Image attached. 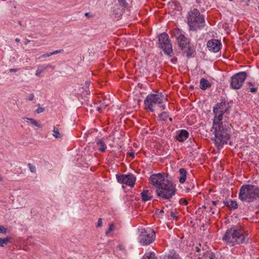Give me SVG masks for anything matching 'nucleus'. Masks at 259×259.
<instances>
[{
    "instance_id": "nucleus-24",
    "label": "nucleus",
    "mask_w": 259,
    "mask_h": 259,
    "mask_svg": "<svg viewBox=\"0 0 259 259\" xmlns=\"http://www.w3.org/2000/svg\"><path fill=\"white\" fill-rule=\"evenodd\" d=\"M53 132V135L56 138H61L62 137V136L60 134L58 128L54 127Z\"/></svg>"
},
{
    "instance_id": "nucleus-35",
    "label": "nucleus",
    "mask_w": 259,
    "mask_h": 259,
    "mask_svg": "<svg viewBox=\"0 0 259 259\" xmlns=\"http://www.w3.org/2000/svg\"><path fill=\"white\" fill-rule=\"evenodd\" d=\"M102 226V219L100 218L98 220L97 227H101Z\"/></svg>"
},
{
    "instance_id": "nucleus-29",
    "label": "nucleus",
    "mask_w": 259,
    "mask_h": 259,
    "mask_svg": "<svg viewBox=\"0 0 259 259\" xmlns=\"http://www.w3.org/2000/svg\"><path fill=\"white\" fill-rule=\"evenodd\" d=\"M229 206L234 209H236L237 208L238 204L236 201L231 200Z\"/></svg>"
},
{
    "instance_id": "nucleus-48",
    "label": "nucleus",
    "mask_w": 259,
    "mask_h": 259,
    "mask_svg": "<svg viewBox=\"0 0 259 259\" xmlns=\"http://www.w3.org/2000/svg\"><path fill=\"white\" fill-rule=\"evenodd\" d=\"M193 246H192L191 249H190V248H188V252H189V251L190 252V251H191V250H193Z\"/></svg>"
},
{
    "instance_id": "nucleus-44",
    "label": "nucleus",
    "mask_w": 259,
    "mask_h": 259,
    "mask_svg": "<svg viewBox=\"0 0 259 259\" xmlns=\"http://www.w3.org/2000/svg\"><path fill=\"white\" fill-rule=\"evenodd\" d=\"M160 107H161V108H162V109L163 110H164V109H165V105H162L160 106Z\"/></svg>"
},
{
    "instance_id": "nucleus-49",
    "label": "nucleus",
    "mask_w": 259,
    "mask_h": 259,
    "mask_svg": "<svg viewBox=\"0 0 259 259\" xmlns=\"http://www.w3.org/2000/svg\"><path fill=\"white\" fill-rule=\"evenodd\" d=\"M210 209H211V210H212V213H214V211L213 210V209H214L213 207L211 206L210 207Z\"/></svg>"
},
{
    "instance_id": "nucleus-8",
    "label": "nucleus",
    "mask_w": 259,
    "mask_h": 259,
    "mask_svg": "<svg viewBox=\"0 0 259 259\" xmlns=\"http://www.w3.org/2000/svg\"><path fill=\"white\" fill-rule=\"evenodd\" d=\"M163 96L162 94H151L148 95L144 101L145 109L149 110L150 112H153L154 111L153 108L154 106L156 104H161L163 101Z\"/></svg>"
},
{
    "instance_id": "nucleus-14",
    "label": "nucleus",
    "mask_w": 259,
    "mask_h": 259,
    "mask_svg": "<svg viewBox=\"0 0 259 259\" xmlns=\"http://www.w3.org/2000/svg\"><path fill=\"white\" fill-rule=\"evenodd\" d=\"M221 43L218 39L209 40L207 43V46L209 51L214 53L219 52L221 49Z\"/></svg>"
},
{
    "instance_id": "nucleus-45",
    "label": "nucleus",
    "mask_w": 259,
    "mask_h": 259,
    "mask_svg": "<svg viewBox=\"0 0 259 259\" xmlns=\"http://www.w3.org/2000/svg\"><path fill=\"white\" fill-rule=\"evenodd\" d=\"M15 41H16V42H19L20 41V39L19 38H16L15 39Z\"/></svg>"
},
{
    "instance_id": "nucleus-13",
    "label": "nucleus",
    "mask_w": 259,
    "mask_h": 259,
    "mask_svg": "<svg viewBox=\"0 0 259 259\" xmlns=\"http://www.w3.org/2000/svg\"><path fill=\"white\" fill-rule=\"evenodd\" d=\"M205 24L204 16L195 9V31L203 28Z\"/></svg>"
},
{
    "instance_id": "nucleus-57",
    "label": "nucleus",
    "mask_w": 259,
    "mask_h": 259,
    "mask_svg": "<svg viewBox=\"0 0 259 259\" xmlns=\"http://www.w3.org/2000/svg\"><path fill=\"white\" fill-rule=\"evenodd\" d=\"M190 88H193V86H190Z\"/></svg>"
},
{
    "instance_id": "nucleus-3",
    "label": "nucleus",
    "mask_w": 259,
    "mask_h": 259,
    "mask_svg": "<svg viewBox=\"0 0 259 259\" xmlns=\"http://www.w3.org/2000/svg\"><path fill=\"white\" fill-rule=\"evenodd\" d=\"M239 198L243 202H253L259 198L258 188L250 184L242 185L239 190Z\"/></svg>"
},
{
    "instance_id": "nucleus-40",
    "label": "nucleus",
    "mask_w": 259,
    "mask_h": 259,
    "mask_svg": "<svg viewBox=\"0 0 259 259\" xmlns=\"http://www.w3.org/2000/svg\"><path fill=\"white\" fill-rule=\"evenodd\" d=\"M84 15L88 18H90L92 17V16L90 14V13H85L84 14Z\"/></svg>"
},
{
    "instance_id": "nucleus-37",
    "label": "nucleus",
    "mask_w": 259,
    "mask_h": 259,
    "mask_svg": "<svg viewBox=\"0 0 259 259\" xmlns=\"http://www.w3.org/2000/svg\"><path fill=\"white\" fill-rule=\"evenodd\" d=\"M34 96L33 94H30L29 96H28V98L27 99V100H29V101H32L34 99Z\"/></svg>"
},
{
    "instance_id": "nucleus-32",
    "label": "nucleus",
    "mask_w": 259,
    "mask_h": 259,
    "mask_svg": "<svg viewBox=\"0 0 259 259\" xmlns=\"http://www.w3.org/2000/svg\"><path fill=\"white\" fill-rule=\"evenodd\" d=\"M63 52V50L60 49V50H56L53 52H51V55H53L57 54L62 53Z\"/></svg>"
},
{
    "instance_id": "nucleus-42",
    "label": "nucleus",
    "mask_w": 259,
    "mask_h": 259,
    "mask_svg": "<svg viewBox=\"0 0 259 259\" xmlns=\"http://www.w3.org/2000/svg\"><path fill=\"white\" fill-rule=\"evenodd\" d=\"M30 42V40L26 38L25 39V41H24V44L25 45H27V44H28L29 42Z\"/></svg>"
},
{
    "instance_id": "nucleus-7",
    "label": "nucleus",
    "mask_w": 259,
    "mask_h": 259,
    "mask_svg": "<svg viewBox=\"0 0 259 259\" xmlns=\"http://www.w3.org/2000/svg\"><path fill=\"white\" fill-rule=\"evenodd\" d=\"M159 47L162 49L165 54L171 57L174 55L172 45L168 34L163 32L158 35Z\"/></svg>"
},
{
    "instance_id": "nucleus-6",
    "label": "nucleus",
    "mask_w": 259,
    "mask_h": 259,
    "mask_svg": "<svg viewBox=\"0 0 259 259\" xmlns=\"http://www.w3.org/2000/svg\"><path fill=\"white\" fill-rule=\"evenodd\" d=\"M139 242L142 245L150 244L155 239V233L153 230L142 228L139 230Z\"/></svg>"
},
{
    "instance_id": "nucleus-22",
    "label": "nucleus",
    "mask_w": 259,
    "mask_h": 259,
    "mask_svg": "<svg viewBox=\"0 0 259 259\" xmlns=\"http://www.w3.org/2000/svg\"><path fill=\"white\" fill-rule=\"evenodd\" d=\"M11 239V237H8L4 238H0V246L4 247L8 243L10 242Z\"/></svg>"
},
{
    "instance_id": "nucleus-43",
    "label": "nucleus",
    "mask_w": 259,
    "mask_h": 259,
    "mask_svg": "<svg viewBox=\"0 0 259 259\" xmlns=\"http://www.w3.org/2000/svg\"><path fill=\"white\" fill-rule=\"evenodd\" d=\"M177 61V58H172L171 59V61L174 63H175V62Z\"/></svg>"
},
{
    "instance_id": "nucleus-38",
    "label": "nucleus",
    "mask_w": 259,
    "mask_h": 259,
    "mask_svg": "<svg viewBox=\"0 0 259 259\" xmlns=\"http://www.w3.org/2000/svg\"><path fill=\"white\" fill-rule=\"evenodd\" d=\"M44 67L45 68V69H47L50 68L54 69V68H55L54 66H53L51 64H48V65H44Z\"/></svg>"
},
{
    "instance_id": "nucleus-25",
    "label": "nucleus",
    "mask_w": 259,
    "mask_h": 259,
    "mask_svg": "<svg viewBox=\"0 0 259 259\" xmlns=\"http://www.w3.org/2000/svg\"><path fill=\"white\" fill-rule=\"evenodd\" d=\"M159 120L161 121H164L168 117V114L165 112H163L159 115Z\"/></svg>"
},
{
    "instance_id": "nucleus-52",
    "label": "nucleus",
    "mask_w": 259,
    "mask_h": 259,
    "mask_svg": "<svg viewBox=\"0 0 259 259\" xmlns=\"http://www.w3.org/2000/svg\"><path fill=\"white\" fill-rule=\"evenodd\" d=\"M169 120L170 121H172V118L171 117L169 118Z\"/></svg>"
},
{
    "instance_id": "nucleus-17",
    "label": "nucleus",
    "mask_w": 259,
    "mask_h": 259,
    "mask_svg": "<svg viewBox=\"0 0 259 259\" xmlns=\"http://www.w3.org/2000/svg\"><path fill=\"white\" fill-rule=\"evenodd\" d=\"M141 198L143 201L146 202L152 199V191L150 190H143L141 193Z\"/></svg>"
},
{
    "instance_id": "nucleus-20",
    "label": "nucleus",
    "mask_w": 259,
    "mask_h": 259,
    "mask_svg": "<svg viewBox=\"0 0 259 259\" xmlns=\"http://www.w3.org/2000/svg\"><path fill=\"white\" fill-rule=\"evenodd\" d=\"M211 84L205 78H201L200 81V88L202 90H205L206 89L210 88Z\"/></svg>"
},
{
    "instance_id": "nucleus-16",
    "label": "nucleus",
    "mask_w": 259,
    "mask_h": 259,
    "mask_svg": "<svg viewBox=\"0 0 259 259\" xmlns=\"http://www.w3.org/2000/svg\"><path fill=\"white\" fill-rule=\"evenodd\" d=\"M188 135L189 133L186 130H182L176 135V138L178 141L183 142L188 138Z\"/></svg>"
},
{
    "instance_id": "nucleus-12",
    "label": "nucleus",
    "mask_w": 259,
    "mask_h": 259,
    "mask_svg": "<svg viewBox=\"0 0 259 259\" xmlns=\"http://www.w3.org/2000/svg\"><path fill=\"white\" fill-rule=\"evenodd\" d=\"M168 180L165 179L163 174L158 173L152 175L149 178V182L153 185L156 189L160 187L162 183H165Z\"/></svg>"
},
{
    "instance_id": "nucleus-39",
    "label": "nucleus",
    "mask_w": 259,
    "mask_h": 259,
    "mask_svg": "<svg viewBox=\"0 0 259 259\" xmlns=\"http://www.w3.org/2000/svg\"><path fill=\"white\" fill-rule=\"evenodd\" d=\"M18 69H17V68H11L9 70L10 72H16L18 71Z\"/></svg>"
},
{
    "instance_id": "nucleus-36",
    "label": "nucleus",
    "mask_w": 259,
    "mask_h": 259,
    "mask_svg": "<svg viewBox=\"0 0 259 259\" xmlns=\"http://www.w3.org/2000/svg\"><path fill=\"white\" fill-rule=\"evenodd\" d=\"M170 216L175 220L178 219V217L176 215V213L172 211L170 212Z\"/></svg>"
},
{
    "instance_id": "nucleus-30",
    "label": "nucleus",
    "mask_w": 259,
    "mask_h": 259,
    "mask_svg": "<svg viewBox=\"0 0 259 259\" xmlns=\"http://www.w3.org/2000/svg\"><path fill=\"white\" fill-rule=\"evenodd\" d=\"M7 232V229L4 226L0 225V233L2 234H6Z\"/></svg>"
},
{
    "instance_id": "nucleus-11",
    "label": "nucleus",
    "mask_w": 259,
    "mask_h": 259,
    "mask_svg": "<svg viewBox=\"0 0 259 259\" xmlns=\"http://www.w3.org/2000/svg\"><path fill=\"white\" fill-rule=\"evenodd\" d=\"M117 180L120 184H124L131 187L135 185L136 178V177L132 174L128 175H116Z\"/></svg>"
},
{
    "instance_id": "nucleus-19",
    "label": "nucleus",
    "mask_w": 259,
    "mask_h": 259,
    "mask_svg": "<svg viewBox=\"0 0 259 259\" xmlns=\"http://www.w3.org/2000/svg\"><path fill=\"white\" fill-rule=\"evenodd\" d=\"M180 176L178 177L179 182L183 184L184 183L187 178V171L184 168H181L179 169Z\"/></svg>"
},
{
    "instance_id": "nucleus-18",
    "label": "nucleus",
    "mask_w": 259,
    "mask_h": 259,
    "mask_svg": "<svg viewBox=\"0 0 259 259\" xmlns=\"http://www.w3.org/2000/svg\"><path fill=\"white\" fill-rule=\"evenodd\" d=\"M96 144L98 147V149L99 151L103 153L105 152L107 149V146L103 139L99 140L97 142Z\"/></svg>"
},
{
    "instance_id": "nucleus-50",
    "label": "nucleus",
    "mask_w": 259,
    "mask_h": 259,
    "mask_svg": "<svg viewBox=\"0 0 259 259\" xmlns=\"http://www.w3.org/2000/svg\"><path fill=\"white\" fill-rule=\"evenodd\" d=\"M201 209V208H200V207H199V208H198V211L196 212V213H197V212H200V211Z\"/></svg>"
},
{
    "instance_id": "nucleus-26",
    "label": "nucleus",
    "mask_w": 259,
    "mask_h": 259,
    "mask_svg": "<svg viewBox=\"0 0 259 259\" xmlns=\"http://www.w3.org/2000/svg\"><path fill=\"white\" fill-rule=\"evenodd\" d=\"M114 230V227L113 224H111L109 225V227L108 229V230L106 231L105 234L106 236H108L109 234L113 231Z\"/></svg>"
},
{
    "instance_id": "nucleus-58",
    "label": "nucleus",
    "mask_w": 259,
    "mask_h": 259,
    "mask_svg": "<svg viewBox=\"0 0 259 259\" xmlns=\"http://www.w3.org/2000/svg\"><path fill=\"white\" fill-rule=\"evenodd\" d=\"M229 1H232L233 0H229Z\"/></svg>"
},
{
    "instance_id": "nucleus-54",
    "label": "nucleus",
    "mask_w": 259,
    "mask_h": 259,
    "mask_svg": "<svg viewBox=\"0 0 259 259\" xmlns=\"http://www.w3.org/2000/svg\"><path fill=\"white\" fill-rule=\"evenodd\" d=\"M98 110L99 111H102L101 110H100V108H98Z\"/></svg>"
},
{
    "instance_id": "nucleus-41",
    "label": "nucleus",
    "mask_w": 259,
    "mask_h": 259,
    "mask_svg": "<svg viewBox=\"0 0 259 259\" xmlns=\"http://www.w3.org/2000/svg\"><path fill=\"white\" fill-rule=\"evenodd\" d=\"M257 91V89L255 88H252L250 89V92L252 93H255Z\"/></svg>"
},
{
    "instance_id": "nucleus-56",
    "label": "nucleus",
    "mask_w": 259,
    "mask_h": 259,
    "mask_svg": "<svg viewBox=\"0 0 259 259\" xmlns=\"http://www.w3.org/2000/svg\"><path fill=\"white\" fill-rule=\"evenodd\" d=\"M19 24L20 25H21V22H19Z\"/></svg>"
},
{
    "instance_id": "nucleus-59",
    "label": "nucleus",
    "mask_w": 259,
    "mask_h": 259,
    "mask_svg": "<svg viewBox=\"0 0 259 259\" xmlns=\"http://www.w3.org/2000/svg\"><path fill=\"white\" fill-rule=\"evenodd\" d=\"M258 10H259V6L258 7Z\"/></svg>"
},
{
    "instance_id": "nucleus-55",
    "label": "nucleus",
    "mask_w": 259,
    "mask_h": 259,
    "mask_svg": "<svg viewBox=\"0 0 259 259\" xmlns=\"http://www.w3.org/2000/svg\"><path fill=\"white\" fill-rule=\"evenodd\" d=\"M197 257V258H195V259H197V257L198 256L197 255L195 256V257Z\"/></svg>"
},
{
    "instance_id": "nucleus-9",
    "label": "nucleus",
    "mask_w": 259,
    "mask_h": 259,
    "mask_svg": "<svg viewBox=\"0 0 259 259\" xmlns=\"http://www.w3.org/2000/svg\"><path fill=\"white\" fill-rule=\"evenodd\" d=\"M196 255L198 256L197 259H218L214 254L208 252V247L206 245L200 243L195 247Z\"/></svg>"
},
{
    "instance_id": "nucleus-21",
    "label": "nucleus",
    "mask_w": 259,
    "mask_h": 259,
    "mask_svg": "<svg viewBox=\"0 0 259 259\" xmlns=\"http://www.w3.org/2000/svg\"><path fill=\"white\" fill-rule=\"evenodd\" d=\"M23 119H25L27 122H29L33 126L41 127L40 124H39L36 120H34L33 118L24 117L23 118Z\"/></svg>"
},
{
    "instance_id": "nucleus-51",
    "label": "nucleus",
    "mask_w": 259,
    "mask_h": 259,
    "mask_svg": "<svg viewBox=\"0 0 259 259\" xmlns=\"http://www.w3.org/2000/svg\"><path fill=\"white\" fill-rule=\"evenodd\" d=\"M164 212V211L163 209H161L160 211V213H163Z\"/></svg>"
},
{
    "instance_id": "nucleus-15",
    "label": "nucleus",
    "mask_w": 259,
    "mask_h": 259,
    "mask_svg": "<svg viewBox=\"0 0 259 259\" xmlns=\"http://www.w3.org/2000/svg\"><path fill=\"white\" fill-rule=\"evenodd\" d=\"M186 19L190 30H194V10H190L188 13Z\"/></svg>"
},
{
    "instance_id": "nucleus-47",
    "label": "nucleus",
    "mask_w": 259,
    "mask_h": 259,
    "mask_svg": "<svg viewBox=\"0 0 259 259\" xmlns=\"http://www.w3.org/2000/svg\"><path fill=\"white\" fill-rule=\"evenodd\" d=\"M217 201H212V204H213L214 206H215V204H217Z\"/></svg>"
},
{
    "instance_id": "nucleus-31",
    "label": "nucleus",
    "mask_w": 259,
    "mask_h": 259,
    "mask_svg": "<svg viewBox=\"0 0 259 259\" xmlns=\"http://www.w3.org/2000/svg\"><path fill=\"white\" fill-rule=\"evenodd\" d=\"M179 202L181 204L187 205L188 204V201L186 199L184 198H181L180 199Z\"/></svg>"
},
{
    "instance_id": "nucleus-4",
    "label": "nucleus",
    "mask_w": 259,
    "mask_h": 259,
    "mask_svg": "<svg viewBox=\"0 0 259 259\" xmlns=\"http://www.w3.org/2000/svg\"><path fill=\"white\" fill-rule=\"evenodd\" d=\"M177 189L172 182L167 180L156 189V194L158 197L163 200H168L176 195Z\"/></svg>"
},
{
    "instance_id": "nucleus-28",
    "label": "nucleus",
    "mask_w": 259,
    "mask_h": 259,
    "mask_svg": "<svg viewBox=\"0 0 259 259\" xmlns=\"http://www.w3.org/2000/svg\"><path fill=\"white\" fill-rule=\"evenodd\" d=\"M29 169H30V171L33 173H35L36 172V167L34 165H33L32 164L29 163H28L27 164Z\"/></svg>"
},
{
    "instance_id": "nucleus-53",
    "label": "nucleus",
    "mask_w": 259,
    "mask_h": 259,
    "mask_svg": "<svg viewBox=\"0 0 259 259\" xmlns=\"http://www.w3.org/2000/svg\"><path fill=\"white\" fill-rule=\"evenodd\" d=\"M2 179H3V178L1 177V176L0 175V182L2 180Z\"/></svg>"
},
{
    "instance_id": "nucleus-27",
    "label": "nucleus",
    "mask_w": 259,
    "mask_h": 259,
    "mask_svg": "<svg viewBox=\"0 0 259 259\" xmlns=\"http://www.w3.org/2000/svg\"><path fill=\"white\" fill-rule=\"evenodd\" d=\"M118 2L119 5L123 8L127 7L128 5V4L126 2L125 0H118Z\"/></svg>"
},
{
    "instance_id": "nucleus-34",
    "label": "nucleus",
    "mask_w": 259,
    "mask_h": 259,
    "mask_svg": "<svg viewBox=\"0 0 259 259\" xmlns=\"http://www.w3.org/2000/svg\"><path fill=\"white\" fill-rule=\"evenodd\" d=\"M44 111V108H41V107H38L36 110V112L37 113V114H39V113H40Z\"/></svg>"
},
{
    "instance_id": "nucleus-10",
    "label": "nucleus",
    "mask_w": 259,
    "mask_h": 259,
    "mask_svg": "<svg viewBox=\"0 0 259 259\" xmlns=\"http://www.w3.org/2000/svg\"><path fill=\"white\" fill-rule=\"evenodd\" d=\"M246 77L247 73L244 71L235 74L231 77V87L234 89H240Z\"/></svg>"
},
{
    "instance_id": "nucleus-33",
    "label": "nucleus",
    "mask_w": 259,
    "mask_h": 259,
    "mask_svg": "<svg viewBox=\"0 0 259 259\" xmlns=\"http://www.w3.org/2000/svg\"><path fill=\"white\" fill-rule=\"evenodd\" d=\"M52 56L51 52L49 53L44 54L40 56L38 59H40L41 58L48 57Z\"/></svg>"
},
{
    "instance_id": "nucleus-5",
    "label": "nucleus",
    "mask_w": 259,
    "mask_h": 259,
    "mask_svg": "<svg viewBox=\"0 0 259 259\" xmlns=\"http://www.w3.org/2000/svg\"><path fill=\"white\" fill-rule=\"evenodd\" d=\"M172 35L177 41L179 46L181 48V50L187 49V51L185 50L187 56H191L192 53L190 51L189 40L185 37V32L182 30L176 28L172 31Z\"/></svg>"
},
{
    "instance_id": "nucleus-2",
    "label": "nucleus",
    "mask_w": 259,
    "mask_h": 259,
    "mask_svg": "<svg viewBox=\"0 0 259 259\" xmlns=\"http://www.w3.org/2000/svg\"><path fill=\"white\" fill-rule=\"evenodd\" d=\"M223 240L231 246L246 243L248 240L247 236L244 234L243 230L237 227L228 229L222 238Z\"/></svg>"
},
{
    "instance_id": "nucleus-46",
    "label": "nucleus",
    "mask_w": 259,
    "mask_h": 259,
    "mask_svg": "<svg viewBox=\"0 0 259 259\" xmlns=\"http://www.w3.org/2000/svg\"><path fill=\"white\" fill-rule=\"evenodd\" d=\"M130 155L131 157H132L133 158L135 157V154L133 153H130Z\"/></svg>"
},
{
    "instance_id": "nucleus-1",
    "label": "nucleus",
    "mask_w": 259,
    "mask_h": 259,
    "mask_svg": "<svg viewBox=\"0 0 259 259\" xmlns=\"http://www.w3.org/2000/svg\"><path fill=\"white\" fill-rule=\"evenodd\" d=\"M229 106L225 102L218 103L213 108V118L212 128L214 130V138L213 139L215 145L221 146L226 144L231 135V124L225 119L228 115Z\"/></svg>"
},
{
    "instance_id": "nucleus-23",
    "label": "nucleus",
    "mask_w": 259,
    "mask_h": 259,
    "mask_svg": "<svg viewBox=\"0 0 259 259\" xmlns=\"http://www.w3.org/2000/svg\"><path fill=\"white\" fill-rule=\"evenodd\" d=\"M45 68L44 67V65H39L37 66V69L35 72V75L37 76H39L40 74L45 70Z\"/></svg>"
}]
</instances>
